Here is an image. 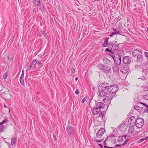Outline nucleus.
Masks as SVG:
<instances>
[{
  "instance_id": "1",
  "label": "nucleus",
  "mask_w": 148,
  "mask_h": 148,
  "mask_svg": "<svg viewBox=\"0 0 148 148\" xmlns=\"http://www.w3.org/2000/svg\"><path fill=\"white\" fill-rule=\"evenodd\" d=\"M132 54L137 62H139L142 61L143 57L141 51L139 50L135 49L133 51Z\"/></svg>"
},
{
  "instance_id": "2",
  "label": "nucleus",
  "mask_w": 148,
  "mask_h": 148,
  "mask_svg": "<svg viewBox=\"0 0 148 148\" xmlns=\"http://www.w3.org/2000/svg\"><path fill=\"white\" fill-rule=\"evenodd\" d=\"M104 104L101 102H97L95 105V107L93 108L92 111L93 115L97 114L100 112L101 109L103 108Z\"/></svg>"
},
{
  "instance_id": "3",
  "label": "nucleus",
  "mask_w": 148,
  "mask_h": 148,
  "mask_svg": "<svg viewBox=\"0 0 148 148\" xmlns=\"http://www.w3.org/2000/svg\"><path fill=\"white\" fill-rule=\"evenodd\" d=\"M119 88L116 85H110L107 89L108 92L110 94H115L118 90Z\"/></svg>"
},
{
  "instance_id": "4",
  "label": "nucleus",
  "mask_w": 148,
  "mask_h": 148,
  "mask_svg": "<svg viewBox=\"0 0 148 148\" xmlns=\"http://www.w3.org/2000/svg\"><path fill=\"white\" fill-rule=\"evenodd\" d=\"M144 123V121L143 119L138 118L136 121V127L138 128H140L143 126Z\"/></svg>"
},
{
  "instance_id": "5",
  "label": "nucleus",
  "mask_w": 148,
  "mask_h": 148,
  "mask_svg": "<svg viewBox=\"0 0 148 148\" xmlns=\"http://www.w3.org/2000/svg\"><path fill=\"white\" fill-rule=\"evenodd\" d=\"M120 54H119L118 56H117V58H116L114 60L115 63L118 65H119L121 63V56L123 55L124 53L122 51H120L119 52Z\"/></svg>"
},
{
  "instance_id": "6",
  "label": "nucleus",
  "mask_w": 148,
  "mask_h": 148,
  "mask_svg": "<svg viewBox=\"0 0 148 148\" xmlns=\"http://www.w3.org/2000/svg\"><path fill=\"white\" fill-rule=\"evenodd\" d=\"M105 131V129L103 128H101L98 131L96 134V136L95 137L99 139L103 135Z\"/></svg>"
},
{
  "instance_id": "7",
  "label": "nucleus",
  "mask_w": 148,
  "mask_h": 148,
  "mask_svg": "<svg viewBox=\"0 0 148 148\" xmlns=\"http://www.w3.org/2000/svg\"><path fill=\"white\" fill-rule=\"evenodd\" d=\"M109 88L108 84L106 83H103L100 84L99 86L98 89L99 90L104 91Z\"/></svg>"
},
{
  "instance_id": "8",
  "label": "nucleus",
  "mask_w": 148,
  "mask_h": 148,
  "mask_svg": "<svg viewBox=\"0 0 148 148\" xmlns=\"http://www.w3.org/2000/svg\"><path fill=\"white\" fill-rule=\"evenodd\" d=\"M127 136V135H125L124 136H119V137L118 140L119 142H122L124 140H125L124 143L122 144L123 145H124L126 143H127L128 140H125L126 139V137Z\"/></svg>"
},
{
  "instance_id": "9",
  "label": "nucleus",
  "mask_w": 148,
  "mask_h": 148,
  "mask_svg": "<svg viewBox=\"0 0 148 148\" xmlns=\"http://www.w3.org/2000/svg\"><path fill=\"white\" fill-rule=\"evenodd\" d=\"M103 71L106 74L111 73V67L107 65H105Z\"/></svg>"
},
{
  "instance_id": "10",
  "label": "nucleus",
  "mask_w": 148,
  "mask_h": 148,
  "mask_svg": "<svg viewBox=\"0 0 148 148\" xmlns=\"http://www.w3.org/2000/svg\"><path fill=\"white\" fill-rule=\"evenodd\" d=\"M129 68L127 65L122 66L120 69V71L124 73H126L128 71Z\"/></svg>"
},
{
  "instance_id": "11",
  "label": "nucleus",
  "mask_w": 148,
  "mask_h": 148,
  "mask_svg": "<svg viewBox=\"0 0 148 148\" xmlns=\"http://www.w3.org/2000/svg\"><path fill=\"white\" fill-rule=\"evenodd\" d=\"M136 119L134 116H131L128 120V122L132 125H135Z\"/></svg>"
},
{
  "instance_id": "12",
  "label": "nucleus",
  "mask_w": 148,
  "mask_h": 148,
  "mask_svg": "<svg viewBox=\"0 0 148 148\" xmlns=\"http://www.w3.org/2000/svg\"><path fill=\"white\" fill-rule=\"evenodd\" d=\"M97 92V95L100 97H104L107 95L106 92H104L103 90H99Z\"/></svg>"
},
{
  "instance_id": "13",
  "label": "nucleus",
  "mask_w": 148,
  "mask_h": 148,
  "mask_svg": "<svg viewBox=\"0 0 148 148\" xmlns=\"http://www.w3.org/2000/svg\"><path fill=\"white\" fill-rule=\"evenodd\" d=\"M136 126L134 125H133L132 126L130 127L128 129V134L129 135H132L133 133L135 131V127Z\"/></svg>"
},
{
  "instance_id": "14",
  "label": "nucleus",
  "mask_w": 148,
  "mask_h": 148,
  "mask_svg": "<svg viewBox=\"0 0 148 148\" xmlns=\"http://www.w3.org/2000/svg\"><path fill=\"white\" fill-rule=\"evenodd\" d=\"M123 63L125 64H129L131 62L130 59L128 56L125 57L123 58Z\"/></svg>"
},
{
  "instance_id": "15",
  "label": "nucleus",
  "mask_w": 148,
  "mask_h": 148,
  "mask_svg": "<svg viewBox=\"0 0 148 148\" xmlns=\"http://www.w3.org/2000/svg\"><path fill=\"white\" fill-rule=\"evenodd\" d=\"M103 116L104 115L102 112H100L97 114V121H101L102 120Z\"/></svg>"
},
{
  "instance_id": "16",
  "label": "nucleus",
  "mask_w": 148,
  "mask_h": 148,
  "mask_svg": "<svg viewBox=\"0 0 148 148\" xmlns=\"http://www.w3.org/2000/svg\"><path fill=\"white\" fill-rule=\"evenodd\" d=\"M66 129L68 133L70 134H71L73 131V129L71 127L70 125H67Z\"/></svg>"
},
{
  "instance_id": "17",
  "label": "nucleus",
  "mask_w": 148,
  "mask_h": 148,
  "mask_svg": "<svg viewBox=\"0 0 148 148\" xmlns=\"http://www.w3.org/2000/svg\"><path fill=\"white\" fill-rule=\"evenodd\" d=\"M36 60H34L32 63L31 64V65L29 66L27 68V70H30L33 67H34V68H35V63H36Z\"/></svg>"
},
{
  "instance_id": "18",
  "label": "nucleus",
  "mask_w": 148,
  "mask_h": 148,
  "mask_svg": "<svg viewBox=\"0 0 148 148\" xmlns=\"http://www.w3.org/2000/svg\"><path fill=\"white\" fill-rule=\"evenodd\" d=\"M103 61L104 63L107 64H111V61L106 58H104L103 59Z\"/></svg>"
},
{
  "instance_id": "19",
  "label": "nucleus",
  "mask_w": 148,
  "mask_h": 148,
  "mask_svg": "<svg viewBox=\"0 0 148 148\" xmlns=\"http://www.w3.org/2000/svg\"><path fill=\"white\" fill-rule=\"evenodd\" d=\"M119 127L120 128V130L123 132H124L125 131L126 129V126L123 124H120Z\"/></svg>"
},
{
  "instance_id": "20",
  "label": "nucleus",
  "mask_w": 148,
  "mask_h": 148,
  "mask_svg": "<svg viewBox=\"0 0 148 148\" xmlns=\"http://www.w3.org/2000/svg\"><path fill=\"white\" fill-rule=\"evenodd\" d=\"M34 5L35 6H38L40 3V0H34L33 1Z\"/></svg>"
},
{
  "instance_id": "21",
  "label": "nucleus",
  "mask_w": 148,
  "mask_h": 148,
  "mask_svg": "<svg viewBox=\"0 0 148 148\" xmlns=\"http://www.w3.org/2000/svg\"><path fill=\"white\" fill-rule=\"evenodd\" d=\"M134 108L139 112H141L142 108H141L138 106H136L134 107Z\"/></svg>"
},
{
  "instance_id": "22",
  "label": "nucleus",
  "mask_w": 148,
  "mask_h": 148,
  "mask_svg": "<svg viewBox=\"0 0 148 148\" xmlns=\"http://www.w3.org/2000/svg\"><path fill=\"white\" fill-rule=\"evenodd\" d=\"M112 68L114 71L118 72L119 71V67L117 66L116 65H113Z\"/></svg>"
},
{
  "instance_id": "23",
  "label": "nucleus",
  "mask_w": 148,
  "mask_h": 148,
  "mask_svg": "<svg viewBox=\"0 0 148 148\" xmlns=\"http://www.w3.org/2000/svg\"><path fill=\"white\" fill-rule=\"evenodd\" d=\"M119 46L116 44H113L112 48H111V50H116L118 49Z\"/></svg>"
},
{
  "instance_id": "24",
  "label": "nucleus",
  "mask_w": 148,
  "mask_h": 148,
  "mask_svg": "<svg viewBox=\"0 0 148 148\" xmlns=\"http://www.w3.org/2000/svg\"><path fill=\"white\" fill-rule=\"evenodd\" d=\"M119 54H120V53H119L117 54H115L114 55L113 54H110V56H111L114 60V59H115L116 58H117V56H118Z\"/></svg>"
},
{
  "instance_id": "25",
  "label": "nucleus",
  "mask_w": 148,
  "mask_h": 148,
  "mask_svg": "<svg viewBox=\"0 0 148 148\" xmlns=\"http://www.w3.org/2000/svg\"><path fill=\"white\" fill-rule=\"evenodd\" d=\"M112 97H109L108 96L106 97V98L103 99L104 102H106V101L107 100L108 101L112 99Z\"/></svg>"
},
{
  "instance_id": "26",
  "label": "nucleus",
  "mask_w": 148,
  "mask_h": 148,
  "mask_svg": "<svg viewBox=\"0 0 148 148\" xmlns=\"http://www.w3.org/2000/svg\"><path fill=\"white\" fill-rule=\"evenodd\" d=\"M108 39H106L105 40L104 42L102 45V46H103V47H105L107 46V45H108Z\"/></svg>"
},
{
  "instance_id": "27",
  "label": "nucleus",
  "mask_w": 148,
  "mask_h": 148,
  "mask_svg": "<svg viewBox=\"0 0 148 148\" xmlns=\"http://www.w3.org/2000/svg\"><path fill=\"white\" fill-rule=\"evenodd\" d=\"M105 66V65H104L101 64H99L98 66L97 67L100 69L103 70V69L104 67Z\"/></svg>"
},
{
  "instance_id": "28",
  "label": "nucleus",
  "mask_w": 148,
  "mask_h": 148,
  "mask_svg": "<svg viewBox=\"0 0 148 148\" xmlns=\"http://www.w3.org/2000/svg\"><path fill=\"white\" fill-rule=\"evenodd\" d=\"M16 142V139L15 138L13 137L12 138L11 140V144L12 145H14Z\"/></svg>"
},
{
  "instance_id": "29",
  "label": "nucleus",
  "mask_w": 148,
  "mask_h": 148,
  "mask_svg": "<svg viewBox=\"0 0 148 148\" xmlns=\"http://www.w3.org/2000/svg\"><path fill=\"white\" fill-rule=\"evenodd\" d=\"M120 33V32L119 31H118L117 32H112L110 35V37H112L113 36L117 34H118Z\"/></svg>"
},
{
  "instance_id": "30",
  "label": "nucleus",
  "mask_w": 148,
  "mask_h": 148,
  "mask_svg": "<svg viewBox=\"0 0 148 148\" xmlns=\"http://www.w3.org/2000/svg\"><path fill=\"white\" fill-rule=\"evenodd\" d=\"M112 129L113 130V133H112L111 134H110L109 135V136H110V137H111L112 138H113L115 137L114 134V133H113L114 132V131H115V129H114L113 127H112Z\"/></svg>"
},
{
  "instance_id": "31",
  "label": "nucleus",
  "mask_w": 148,
  "mask_h": 148,
  "mask_svg": "<svg viewBox=\"0 0 148 148\" xmlns=\"http://www.w3.org/2000/svg\"><path fill=\"white\" fill-rule=\"evenodd\" d=\"M98 139H99L97 138H96L95 137V138H94V140L96 142H98V143H101L102 141L103 140V139L99 140Z\"/></svg>"
},
{
  "instance_id": "32",
  "label": "nucleus",
  "mask_w": 148,
  "mask_h": 148,
  "mask_svg": "<svg viewBox=\"0 0 148 148\" xmlns=\"http://www.w3.org/2000/svg\"><path fill=\"white\" fill-rule=\"evenodd\" d=\"M20 81L21 84L23 85H24L25 83L24 81L23 78H20Z\"/></svg>"
},
{
  "instance_id": "33",
  "label": "nucleus",
  "mask_w": 148,
  "mask_h": 148,
  "mask_svg": "<svg viewBox=\"0 0 148 148\" xmlns=\"http://www.w3.org/2000/svg\"><path fill=\"white\" fill-rule=\"evenodd\" d=\"M41 64L42 63H41V62H39V61L37 62V61L36 60V63H35V68L34 69H35L36 68H37V67H36V65L37 64L38 65V66L39 65ZM37 68H38V67H37Z\"/></svg>"
},
{
  "instance_id": "34",
  "label": "nucleus",
  "mask_w": 148,
  "mask_h": 148,
  "mask_svg": "<svg viewBox=\"0 0 148 148\" xmlns=\"http://www.w3.org/2000/svg\"><path fill=\"white\" fill-rule=\"evenodd\" d=\"M143 98L144 99L148 100V94L143 95Z\"/></svg>"
},
{
  "instance_id": "35",
  "label": "nucleus",
  "mask_w": 148,
  "mask_h": 148,
  "mask_svg": "<svg viewBox=\"0 0 148 148\" xmlns=\"http://www.w3.org/2000/svg\"><path fill=\"white\" fill-rule=\"evenodd\" d=\"M8 120L7 119H5L3 121L1 122L0 123V125H2L3 124H5L7 123Z\"/></svg>"
},
{
  "instance_id": "36",
  "label": "nucleus",
  "mask_w": 148,
  "mask_h": 148,
  "mask_svg": "<svg viewBox=\"0 0 148 148\" xmlns=\"http://www.w3.org/2000/svg\"><path fill=\"white\" fill-rule=\"evenodd\" d=\"M8 58L9 60L12 61L13 60V57L12 55H9L8 56Z\"/></svg>"
},
{
  "instance_id": "37",
  "label": "nucleus",
  "mask_w": 148,
  "mask_h": 148,
  "mask_svg": "<svg viewBox=\"0 0 148 148\" xmlns=\"http://www.w3.org/2000/svg\"><path fill=\"white\" fill-rule=\"evenodd\" d=\"M8 76V73L6 72L3 75V78L4 79H5Z\"/></svg>"
},
{
  "instance_id": "38",
  "label": "nucleus",
  "mask_w": 148,
  "mask_h": 148,
  "mask_svg": "<svg viewBox=\"0 0 148 148\" xmlns=\"http://www.w3.org/2000/svg\"><path fill=\"white\" fill-rule=\"evenodd\" d=\"M144 54L145 57L148 60V52H144Z\"/></svg>"
},
{
  "instance_id": "39",
  "label": "nucleus",
  "mask_w": 148,
  "mask_h": 148,
  "mask_svg": "<svg viewBox=\"0 0 148 148\" xmlns=\"http://www.w3.org/2000/svg\"><path fill=\"white\" fill-rule=\"evenodd\" d=\"M87 99V97H84L82 101V103H84L86 100Z\"/></svg>"
},
{
  "instance_id": "40",
  "label": "nucleus",
  "mask_w": 148,
  "mask_h": 148,
  "mask_svg": "<svg viewBox=\"0 0 148 148\" xmlns=\"http://www.w3.org/2000/svg\"><path fill=\"white\" fill-rule=\"evenodd\" d=\"M105 50L106 52H110V53L112 52V51L111 50H110L108 48H106L105 49Z\"/></svg>"
},
{
  "instance_id": "41",
  "label": "nucleus",
  "mask_w": 148,
  "mask_h": 148,
  "mask_svg": "<svg viewBox=\"0 0 148 148\" xmlns=\"http://www.w3.org/2000/svg\"><path fill=\"white\" fill-rule=\"evenodd\" d=\"M113 45L112 44H108V48H111H111H112V47H113Z\"/></svg>"
},
{
  "instance_id": "42",
  "label": "nucleus",
  "mask_w": 148,
  "mask_h": 148,
  "mask_svg": "<svg viewBox=\"0 0 148 148\" xmlns=\"http://www.w3.org/2000/svg\"><path fill=\"white\" fill-rule=\"evenodd\" d=\"M145 112H146L148 113V106L146 107V108L145 109Z\"/></svg>"
},
{
  "instance_id": "43",
  "label": "nucleus",
  "mask_w": 148,
  "mask_h": 148,
  "mask_svg": "<svg viewBox=\"0 0 148 148\" xmlns=\"http://www.w3.org/2000/svg\"><path fill=\"white\" fill-rule=\"evenodd\" d=\"M3 129V127L2 125H0V132H2Z\"/></svg>"
},
{
  "instance_id": "44",
  "label": "nucleus",
  "mask_w": 148,
  "mask_h": 148,
  "mask_svg": "<svg viewBox=\"0 0 148 148\" xmlns=\"http://www.w3.org/2000/svg\"><path fill=\"white\" fill-rule=\"evenodd\" d=\"M145 140V138H142L138 140V142L140 143L143 142L144 140Z\"/></svg>"
},
{
  "instance_id": "45",
  "label": "nucleus",
  "mask_w": 148,
  "mask_h": 148,
  "mask_svg": "<svg viewBox=\"0 0 148 148\" xmlns=\"http://www.w3.org/2000/svg\"><path fill=\"white\" fill-rule=\"evenodd\" d=\"M24 75V72L23 71H22V74H21V76L20 77V78H21H21H23Z\"/></svg>"
},
{
  "instance_id": "46",
  "label": "nucleus",
  "mask_w": 148,
  "mask_h": 148,
  "mask_svg": "<svg viewBox=\"0 0 148 148\" xmlns=\"http://www.w3.org/2000/svg\"><path fill=\"white\" fill-rule=\"evenodd\" d=\"M140 103L143 104V105L144 106H145L146 107L148 106L145 103H143L142 102H140Z\"/></svg>"
},
{
  "instance_id": "47",
  "label": "nucleus",
  "mask_w": 148,
  "mask_h": 148,
  "mask_svg": "<svg viewBox=\"0 0 148 148\" xmlns=\"http://www.w3.org/2000/svg\"><path fill=\"white\" fill-rule=\"evenodd\" d=\"M79 91L78 90H76L75 91V93L76 94H78L79 93Z\"/></svg>"
},
{
  "instance_id": "48",
  "label": "nucleus",
  "mask_w": 148,
  "mask_h": 148,
  "mask_svg": "<svg viewBox=\"0 0 148 148\" xmlns=\"http://www.w3.org/2000/svg\"><path fill=\"white\" fill-rule=\"evenodd\" d=\"M121 145H116L115 146H114V147H120V146H121Z\"/></svg>"
},
{
  "instance_id": "49",
  "label": "nucleus",
  "mask_w": 148,
  "mask_h": 148,
  "mask_svg": "<svg viewBox=\"0 0 148 148\" xmlns=\"http://www.w3.org/2000/svg\"><path fill=\"white\" fill-rule=\"evenodd\" d=\"M75 69L74 68H72L71 69V71L72 72H73V73L75 72Z\"/></svg>"
},
{
  "instance_id": "50",
  "label": "nucleus",
  "mask_w": 148,
  "mask_h": 148,
  "mask_svg": "<svg viewBox=\"0 0 148 148\" xmlns=\"http://www.w3.org/2000/svg\"><path fill=\"white\" fill-rule=\"evenodd\" d=\"M98 145V146H99L101 148H102L103 147V146L101 144H99Z\"/></svg>"
},
{
  "instance_id": "51",
  "label": "nucleus",
  "mask_w": 148,
  "mask_h": 148,
  "mask_svg": "<svg viewBox=\"0 0 148 148\" xmlns=\"http://www.w3.org/2000/svg\"><path fill=\"white\" fill-rule=\"evenodd\" d=\"M104 148H114V147H109L107 146H104Z\"/></svg>"
},
{
  "instance_id": "52",
  "label": "nucleus",
  "mask_w": 148,
  "mask_h": 148,
  "mask_svg": "<svg viewBox=\"0 0 148 148\" xmlns=\"http://www.w3.org/2000/svg\"><path fill=\"white\" fill-rule=\"evenodd\" d=\"M138 66L137 65H135V69L137 68H138Z\"/></svg>"
},
{
  "instance_id": "53",
  "label": "nucleus",
  "mask_w": 148,
  "mask_h": 148,
  "mask_svg": "<svg viewBox=\"0 0 148 148\" xmlns=\"http://www.w3.org/2000/svg\"><path fill=\"white\" fill-rule=\"evenodd\" d=\"M53 137L55 139V140H56V136L55 135H53Z\"/></svg>"
},
{
  "instance_id": "54",
  "label": "nucleus",
  "mask_w": 148,
  "mask_h": 148,
  "mask_svg": "<svg viewBox=\"0 0 148 148\" xmlns=\"http://www.w3.org/2000/svg\"><path fill=\"white\" fill-rule=\"evenodd\" d=\"M113 30L114 31V32H116L118 31H117L116 29H114Z\"/></svg>"
},
{
  "instance_id": "55",
  "label": "nucleus",
  "mask_w": 148,
  "mask_h": 148,
  "mask_svg": "<svg viewBox=\"0 0 148 148\" xmlns=\"http://www.w3.org/2000/svg\"><path fill=\"white\" fill-rule=\"evenodd\" d=\"M134 132H135V133H134V134H138V132H136V131H135Z\"/></svg>"
},
{
  "instance_id": "56",
  "label": "nucleus",
  "mask_w": 148,
  "mask_h": 148,
  "mask_svg": "<svg viewBox=\"0 0 148 148\" xmlns=\"http://www.w3.org/2000/svg\"><path fill=\"white\" fill-rule=\"evenodd\" d=\"M145 140H148V136L145 138Z\"/></svg>"
},
{
  "instance_id": "57",
  "label": "nucleus",
  "mask_w": 148,
  "mask_h": 148,
  "mask_svg": "<svg viewBox=\"0 0 148 148\" xmlns=\"http://www.w3.org/2000/svg\"><path fill=\"white\" fill-rule=\"evenodd\" d=\"M78 79V78L77 77H76L75 79V80L76 81H77Z\"/></svg>"
},
{
  "instance_id": "58",
  "label": "nucleus",
  "mask_w": 148,
  "mask_h": 148,
  "mask_svg": "<svg viewBox=\"0 0 148 148\" xmlns=\"http://www.w3.org/2000/svg\"><path fill=\"white\" fill-rule=\"evenodd\" d=\"M111 54H114V53L112 51V52H111V53H110Z\"/></svg>"
},
{
  "instance_id": "59",
  "label": "nucleus",
  "mask_w": 148,
  "mask_h": 148,
  "mask_svg": "<svg viewBox=\"0 0 148 148\" xmlns=\"http://www.w3.org/2000/svg\"><path fill=\"white\" fill-rule=\"evenodd\" d=\"M4 107H5V108H7V106H6L5 105H4Z\"/></svg>"
},
{
  "instance_id": "60",
  "label": "nucleus",
  "mask_w": 148,
  "mask_h": 148,
  "mask_svg": "<svg viewBox=\"0 0 148 148\" xmlns=\"http://www.w3.org/2000/svg\"><path fill=\"white\" fill-rule=\"evenodd\" d=\"M147 32H148V27H147Z\"/></svg>"
},
{
  "instance_id": "61",
  "label": "nucleus",
  "mask_w": 148,
  "mask_h": 148,
  "mask_svg": "<svg viewBox=\"0 0 148 148\" xmlns=\"http://www.w3.org/2000/svg\"><path fill=\"white\" fill-rule=\"evenodd\" d=\"M106 139L105 140V141H104V143H105V142H106Z\"/></svg>"
},
{
  "instance_id": "62",
  "label": "nucleus",
  "mask_w": 148,
  "mask_h": 148,
  "mask_svg": "<svg viewBox=\"0 0 148 148\" xmlns=\"http://www.w3.org/2000/svg\"><path fill=\"white\" fill-rule=\"evenodd\" d=\"M9 110H10V108H9Z\"/></svg>"
}]
</instances>
